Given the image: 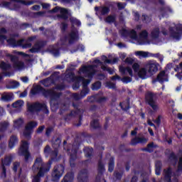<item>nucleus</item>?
I'll return each mask as SVG.
<instances>
[{
  "label": "nucleus",
  "instance_id": "1",
  "mask_svg": "<svg viewBox=\"0 0 182 182\" xmlns=\"http://www.w3.org/2000/svg\"><path fill=\"white\" fill-rule=\"evenodd\" d=\"M39 94L43 95L45 98H50V100L56 101L62 96L61 92H56L52 90H46L40 85L32 87L30 91V97H34Z\"/></svg>",
  "mask_w": 182,
  "mask_h": 182
},
{
  "label": "nucleus",
  "instance_id": "2",
  "mask_svg": "<svg viewBox=\"0 0 182 182\" xmlns=\"http://www.w3.org/2000/svg\"><path fill=\"white\" fill-rule=\"evenodd\" d=\"M52 164V160H49L48 163H44L41 156L36 157L32 166V171L34 172L41 171L43 173H48L51 168Z\"/></svg>",
  "mask_w": 182,
  "mask_h": 182
},
{
  "label": "nucleus",
  "instance_id": "3",
  "mask_svg": "<svg viewBox=\"0 0 182 182\" xmlns=\"http://www.w3.org/2000/svg\"><path fill=\"white\" fill-rule=\"evenodd\" d=\"M27 112L34 114L35 112H43L45 114H48L49 110L46 103L35 102L27 105Z\"/></svg>",
  "mask_w": 182,
  "mask_h": 182
},
{
  "label": "nucleus",
  "instance_id": "4",
  "mask_svg": "<svg viewBox=\"0 0 182 182\" xmlns=\"http://www.w3.org/2000/svg\"><path fill=\"white\" fill-rule=\"evenodd\" d=\"M65 171V165L63 164H56L51 173L52 181L58 182L63 176Z\"/></svg>",
  "mask_w": 182,
  "mask_h": 182
},
{
  "label": "nucleus",
  "instance_id": "5",
  "mask_svg": "<svg viewBox=\"0 0 182 182\" xmlns=\"http://www.w3.org/2000/svg\"><path fill=\"white\" fill-rule=\"evenodd\" d=\"M145 101L154 111L157 112L159 110V106L156 103V95L154 92L149 91L145 94Z\"/></svg>",
  "mask_w": 182,
  "mask_h": 182
},
{
  "label": "nucleus",
  "instance_id": "6",
  "mask_svg": "<svg viewBox=\"0 0 182 182\" xmlns=\"http://www.w3.org/2000/svg\"><path fill=\"white\" fill-rule=\"evenodd\" d=\"M29 143L28 141H22V145L21 148L18 149L19 156H22L24 157V161L26 163H29V159L32 158L31 156V153L29 152Z\"/></svg>",
  "mask_w": 182,
  "mask_h": 182
},
{
  "label": "nucleus",
  "instance_id": "7",
  "mask_svg": "<svg viewBox=\"0 0 182 182\" xmlns=\"http://www.w3.org/2000/svg\"><path fill=\"white\" fill-rule=\"evenodd\" d=\"M52 13L60 12V14H58L57 17L58 19L68 20L69 16H72V14L69 12L68 9L65 8H61L60 6H55L51 10Z\"/></svg>",
  "mask_w": 182,
  "mask_h": 182
},
{
  "label": "nucleus",
  "instance_id": "8",
  "mask_svg": "<svg viewBox=\"0 0 182 182\" xmlns=\"http://www.w3.org/2000/svg\"><path fill=\"white\" fill-rule=\"evenodd\" d=\"M168 31H170V36L171 38L176 39V41H180L182 36V26H176V27L168 28Z\"/></svg>",
  "mask_w": 182,
  "mask_h": 182
},
{
  "label": "nucleus",
  "instance_id": "9",
  "mask_svg": "<svg viewBox=\"0 0 182 182\" xmlns=\"http://www.w3.org/2000/svg\"><path fill=\"white\" fill-rule=\"evenodd\" d=\"M159 63L156 61H149L146 65L145 69L148 70L149 76L155 75L159 70Z\"/></svg>",
  "mask_w": 182,
  "mask_h": 182
},
{
  "label": "nucleus",
  "instance_id": "10",
  "mask_svg": "<svg viewBox=\"0 0 182 182\" xmlns=\"http://www.w3.org/2000/svg\"><path fill=\"white\" fill-rule=\"evenodd\" d=\"M79 149L78 145H72V149L71 153L70 154V166L71 168H74L76 166V164H75V161L77 159V154Z\"/></svg>",
  "mask_w": 182,
  "mask_h": 182
},
{
  "label": "nucleus",
  "instance_id": "11",
  "mask_svg": "<svg viewBox=\"0 0 182 182\" xmlns=\"http://www.w3.org/2000/svg\"><path fill=\"white\" fill-rule=\"evenodd\" d=\"M83 74L87 75L89 78H92L95 75V66L93 65H84L81 68Z\"/></svg>",
  "mask_w": 182,
  "mask_h": 182
},
{
  "label": "nucleus",
  "instance_id": "12",
  "mask_svg": "<svg viewBox=\"0 0 182 182\" xmlns=\"http://www.w3.org/2000/svg\"><path fill=\"white\" fill-rule=\"evenodd\" d=\"M47 45L46 41H37L34 46H32V48L30 49V52L32 53H37L41 51V49H43Z\"/></svg>",
  "mask_w": 182,
  "mask_h": 182
},
{
  "label": "nucleus",
  "instance_id": "13",
  "mask_svg": "<svg viewBox=\"0 0 182 182\" xmlns=\"http://www.w3.org/2000/svg\"><path fill=\"white\" fill-rule=\"evenodd\" d=\"M105 171V165L102 160L100 159V161H98L97 176L96 177L95 182H100V176L104 174ZM102 181H104V182H106V180L105 178L102 179Z\"/></svg>",
  "mask_w": 182,
  "mask_h": 182
},
{
  "label": "nucleus",
  "instance_id": "14",
  "mask_svg": "<svg viewBox=\"0 0 182 182\" xmlns=\"http://www.w3.org/2000/svg\"><path fill=\"white\" fill-rule=\"evenodd\" d=\"M78 182H88V171L87 168L81 169L77 176Z\"/></svg>",
  "mask_w": 182,
  "mask_h": 182
},
{
  "label": "nucleus",
  "instance_id": "15",
  "mask_svg": "<svg viewBox=\"0 0 182 182\" xmlns=\"http://www.w3.org/2000/svg\"><path fill=\"white\" fill-rule=\"evenodd\" d=\"M94 10L96 11V14H100L101 16H105L108 15L110 12V9L109 6H95Z\"/></svg>",
  "mask_w": 182,
  "mask_h": 182
},
{
  "label": "nucleus",
  "instance_id": "16",
  "mask_svg": "<svg viewBox=\"0 0 182 182\" xmlns=\"http://www.w3.org/2000/svg\"><path fill=\"white\" fill-rule=\"evenodd\" d=\"M73 107L75 109V111L74 112L75 115L79 116V122L76 124V126L80 127L82 125V120L83 117V114L85 113V110L83 109H78L76 104H73Z\"/></svg>",
  "mask_w": 182,
  "mask_h": 182
},
{
  "label": "nucleus",
  "instance_id": "17",
  "mask_svg": "<svg viewBox=\"0 0 182 182\" xmlns=\"http://www.w3.org/2000/svg\"><path fill=\"white\" fill-rule=\"evenodd\" d=\"M173 176V169L171 167L164 169V181L171 182V177Z\"/></svg>",
  "mask_w": 182,
  "mask_h": 182
},
{
  "label": "nucleus",
  "instance_id": "18",
  "mask_svg": "<svg viewBox=\"0 0 182 182\" xmlns=\"http://www.w3.org/2000/svg\"><path fill=\"white\" fill-rule=\"evenodd\" d=\"M165 77L166 72L164 70H162L161 73L158 74L156 79L153 80L152 83L154 84L156 82H159L161 83H163L164 82H168V78H164Z\"/></svg>",
  "mask_w": 182,
  "mask_h": 182
},
{
  "label": "nucleus",
  "instance_id": "19",
  "mask_svg": "<svg viewBox=\"0 0 182 182\" xmlns=\"http://www.w3.org/2000/svg\"><path fill=\"white\" fill-rule=\"evenodd\" d=\"M119 73H122V75L129 74L131 77H133L134 73H133V69L130 67H124L122 65L119 66Z\"/></svg>",
  "mask_w": 182,
  "mask_h": 182
},
{
  "label": "nucleus",
  "instance_id": "20",
  "mask_svg": "<svg viewBox=\"0 0 182 182\" xmlns=\"http://www.w3.org/2000/svg\"><path fill=\"white\" fill-rule=\"evenodd\" d=\"M90 93V91L87 89H85L80 91V93H74L73 97L75 100H81L82 99L85 98L87 95Z\"/></svg>",
  "mask_w": 182,
  "mask_h": 182
},
{
  "label": "nucleus",
  "instance_id": "21",
  "mask_svg": "<svg viewBox=\"0 0 182 182\" xmlns=\"http://www.w3.org/2000/svg\"><path fill=\"white\" fill-rule=\"evenodd\" d=\"M119 107L122 109L124 112H129L131 106H130V98H127L123 102H119Z\"/></svg>",
  "mask_w": 182,
  "mask_h": 182
},
{
  "label": "nucleus",
  "instance_id": "22",
  "mask_svg": "<svg viewBox=\"0 0 182 182\" xmlns=\"http://www.w3.org/2000/svg\"><path fill=\"white\" fill-rule=\"evenodd\" d=\"M117 80H122L125 84L131 82L132 80V77L129 76H125L122 78L121 76L119 75H114L113 77H111L112 81H116Z\"/></svg>",
  "mask_w": 182,
  "mask_h": 182
},
{
  "label": "nucleus",
  "instance_id": "23",
  "mask_svg": "<svg viewBox=\"0 0 182 182\" xmlns=\"http://www.w3.org/2000/svg\"><path fill=\"white\" fill-rule=\"evenodd\" d=\"M69 44L72 45L75 42L77 41L79 36L77 32L76 31H71L69 33Z\"/></svg>",
  "mask_w": 182,
  "mask_h": 182
},
{
  "label": "nucleus",
  "instance_id": "24",
  "mask_svg": "<svg viewBox=\"0 0 182 182\" xmlns=\"http://www.w3.org/2000/svg\"><path fill=\"white\" fill-rule=\"evenodd\" d=\"M137 73H138V77H139L142 80L151 77V75H149L147 69L144 68H141Z\"/></svg>",
  "mask_w": 182,
  "mask_h": 182
},
{
  "label": "nucleus",
  "instance_id": "25",
  "mask_svg": "<svg viewBox=\"0 0 182 182\" xmlns=\"http://www.w3.org/2000/svg\"><path fill=\"white\" fill-rule=\"evenodd\" d=\"M149 37V33L146 30H144L141 31L139 33V40H138V43H139V45H144V41L143 39L146 40Z\"/></svg>",
  "mask_w": 182,
  "mask_h": 182
},
{
  "label": "nucleus",
  "instance_id": "26",
  "mask_svg": "<svg viewBox=\"0 0 182 182\" xmlns=\"http://www.w3.org/2000/svg\"><path fill=\"white\" fill-rule=\"evenodd\" d=\"M159 12H161L162 17L165 18L168 17V14L167 13H172L173 10H171V9L168 6H163L159 9Z\"/></svg>",
  "mask_w": 182,
  "mask_h": 182
},
{
  "label": "nucleus",
  "instance_id": "27",
  "mask_svg": "<svg viewBox=\"0 0 182 182\" xmlns=\"http://www.w3.org/2000/svg\"><path fill=\"white\" fill-rule=\"evenodd\" d=\"M74 173L73 171L68 172L61 182H73Z\"/></svg>",
  "mask_w": 182,
  "mask_h": 182
},
{
  "label": "nucleus",
  "instance_id": "28",
  "mask_svg": "<svg viewBox=\"0 0 182 182\" xmlns=\"http://www.w3.org/2000/svg\"><path fill=\"white\" fill-rule=\"evenodd\" d=\"M38 127V122L36 121L28 122L25 127V129L28 131L33 132V129Z\"/></svg>",
  "mask_w": 182,
  "mask_h": 182
},
{
  "label": "nucleus",
  "instance_id": "29",
  "mask_svg": "<svg viewBox=\"0 0 182 182\" xmlns=\"http://www.w3.org/2000/svg\"><path fill=\"white\" fill-rule=\"evenodd\" d=\"M18 138L16 135L11 136L9 141V149H13L16 146V144H18Z\"/></svg>",
  "mask_w": 182,
  "mask_h": 182
},
{
  "label": "nucleus",
  "instance_id": "30",
  "mask_svg": "<svg viewBox=\"0 0 182 182\" xmlns=\"http://www.w3.org/2000/svg\"><path fill=\"white\" fill-rule=\"evenodd\" d=\"M156 147L157 146L154 145V142H151L148 145H146V148L141 149V151H146L151 154L154 151V149H156Z\"/></svg>",
  "mask_w": 182,
  "mask_h": 182
},
{
  "label": "nucleus",
  "instance_id": "31",
  "mask_svg": "<svg viewBox=\"0 0 182 182\" xmlns=\"http://www.w3.org/2000/svg\"><path fill=\"white\" fill-rule=\"evenodd\" d=\"M47 173H43L42 170L38 171L37 173V175L34 176V177L32 179V182H41V177H44Z\"/></svg>",
  "mask_w": 182,
  "mask_h": 182
},
{
  "label": "nucleus",
  "instance_id": "32",
  "mask_svg": "<svg viewBox=\"0 0 182 182\" xmlns=\"http://www.w3.org/2000/svg\"><path fill=\"white\" fill-rule=\"evenodd\" d=\"M25 67L24 62L23 61H16L13 63V68L17 70H21Z\"/></svg>",
  "mask_w": 182,
  "mask_h": 182
},
{
  "label": "nucleus",
  "instance_id": "33",
  "mask_svg": "<svg viewBox=\"0 0 182 182\" xmlns=\"http://www.w3.org/2000/svg\"><path fill=\"white\" fill-rule=\"evenodd\" d=\"M162 162L161 161H157L155 163V174L160 176L161 174Z\"/></svg>",
  "mask_w": 182,
  "mask_h": 182
},
{
  "label": "nucleus",
  "instance_id": "34",
  "mask_svg": "<svg viewBox=\"0 0 182 182\" xmlns=\"http://www.w3.org/2000/svg\"><path fill=\"white\" fill-rule=\"evenodd\" d=\"M70 22L73 27L75 26L80 27L82 25L81 21L78 20L76 17H70Z\"/></svg>",
  "mask_w": 182,
  "mask_h": 182
},
{
  "label": "nucleus",
  "instance_id": "35",
  "mask_svg": "<svg viewBox=\"0 0 182 182\" xmlns=\"http://www.w3.org/2000/svg\"><path fill=\"white\" fill-rule=\"evenodd\" d=\"M114 169V156H111L109 160L108 164V171L109 173H112Z\"/></svg>",
  "mask_w": 182,
  "mask_h": 182
},
{
  "label": "nucleus",
  "instance_id": "36",
  "mask_svg": "<svg viewBox=\"0 0 182 182\" xmlns=\"http://www.w3.org/2000/svg\"><path fill=\"white\" fill-rule=\"evenodd\" d=\"M141 19L144 23H151L152 21V17L151 16H148L146 14H143L141 15Z\"/></svg>",
  "mask_w": 182,
  "mask_h": 182
},
{
  "label": "nucleus",
  "instance_id": "37",
  "mask_svg": "<svg viewBox=\"0 0 182 182\" xmlns=\"http://www.w3.org/2000/svg\"><path fill=\"white\" fill-rule=\"evenodd\" d=\"M12 162V156H6L3 161H1V166H9Z\"/></svg>",
  "mask_w": 182,
  "mask_h": 182
},
{
  "label": "nucleus",
  "instance_id": "38",
  "mask_svg": "<svg viewBox=\"0 0 182 182\" xmlns=\"http://www.w3.org/2000/svg\"><path fill=\"white\" fill-rule=\"evenodd\" d=\"M0 68L1 69V70L7 71L11 69V65L9 63H6L4 61H2L0 63Z\"/></svg>",
  "mask_w": 182,
  "mask_h": 182
},
{
  "label": "nucleus",
  "instance_id": "39",
  "mask_svg": "<svg viewBox=\"0 0 182 182\" xmlns=\"http://www.w3.org/2000/svg\"><path fill=\"white\" fill-rule=\"evenodd\" d=\"M151 36L154 39H157L160 36V28H154V30L151 31Z\"/></svg>",
  "mask_w": 182,
  "mask_h": 182
},
{
  "label": "nucleus",
  "instance_id": "40",
  "mask_svg": "<svg viewBox=\"0 0 182 182\" xmlns=\"http://www.w3.org/2000/svg\"><path fill=\"white\" fill-rule=\"evenodd\" d=\"M14 2H16L18 4H21L22 5H26V6H31L34 4V1H26L25 0H10Z\"/></svg>",
  "mask_w": 182,
  "mask_h": 182
},
{
  "label": "nucleus",
  "instance_id": "41",
  "mask_svg": "<svg viewBox=\"0 0 182 182\" xmlns=\"http://www.w3.org/2000/svg\"><path fill=\"white\" fill-rule=\"evenodd\" d=\"M9 126V122L4 121L0 123V132H5Z\"/></svg>",
  "mask_w": 182,
  "mask_h": 182
},
{
  "label": "nucleus",
  "instance_id": "42",
  "mask_svg": "<svg viewBox=\"0 0 182 182\" xmlns=\"http://www.w3.org/2000/svg\"><path fill=\"white\" fill-rule=\"evenodd\" d=\"M23 105H24V101L19 100L18 101H15L12 104V107L21 109L22 107H23Z\"/></svg>",
  "mask_w": 182,
  "mask_h": 182
},
{
  "label": "nucleus",
  "instance_id": "43",
  "mask_svg": "<svg viewBox=\"0 0 182 182\" xmlns=\"http://www.w3.org/2000/svg\"><path fill=\"white\" fill-rule=\"evenodd\" d=\"M24 121L23 119H18L14 121V128L20 129L23 125Z\"/></svg>",
  "mask_w": 182,
  "mask_h": 182
},
{
  "label": "nucleus",
  "instance_id": "44",
  "mask_svg": "<svg viewBox=\"0 0 182 182\" xmlns=\"http://www.w3.org/2000/svg\"><path fill=\"white\" fill-rule=\"evenodd\" d=\"M90 126L94 129H98L100 128V124H99V119H93L92 122L90 124Z\"/></svg>",
  "mask_w": 182,
  "mask_h": 182
},
{
  "label": "nucleus",
  "instance_id": "45",
  "mask_svg": "<svg viewBox=\"0 0 182 182\" xmlns=\"http://www.w3.org/2000/svg\"><path fill=\"white\" fill-rule=\"evenodd\" d=\"M60 72H54L52 73L51 75H50L49 78L52 82H55V80H57L58 79L60 78Z\"/></svg>",
  "mask_w": 182,
  "mask_h": 182
},
{
  "label": "nucleus",
  "instance_id": "46",
  "mask_svg": "<svg viewBox=\"0 0 182 182\" xmlns=\"http://www.w3.org/2000/svg\"><path fill=\"white\" fill-rule=\"evenodd\" d=\"M128 36L129 38H131L132 39L134 40H138V35H137V31H136L135 30H132L131 31H129L128 33Z\"/></svg>",
  "mask_w": 182,
  "mask_h": 182
},
{
  "label": "nucleus",
  "instance_id": "47",
  "mask_svg": "<svg viewBox=\"0 0 182 182\" xmlns=\"http://www.w3.org/2000/svg\"><path fill=\"white\" fill-rule=\"evenodd\" d=\"M105 21L107 23H114L116 22V16L115 15H110L105 18Z\"/></svg>",
  "mask_w": 182,
  "mask_h": 182
},
{
  "label": "nucleus",
  "instance_id": "48",
  "mask_svg": "<svg viewBox=\"0 0 182 182\" xmlns=\"http://www.w3.org/2000/svg\"><path fill=\"white\" fill-rule=\"evenodd\" d=\"M168 159L170 160L171 162H173V161L177 162L178 156L175 154L173 151H172L171 153H170V154H168Z\"/></svg>",
  "mask_w": 182,
  "mask_h": 182
},
{
  "label": "nucleus",
  "instance_id": "49",
  "mask_svg": "<svg viewBox=\"0 0 182 182\" xmlns=\"http://www.w3.org/2000/svg\"><path fill=\"white\" fill-rule=\"evenodd\" d=\"M102 83L100 81H97L96 82H94V84L92 85V90L93 91H97L101 88Z\"/></svg>",
  "mask_w": 182,
  "mask_h": 182
},
{
  "label": "nucleus",
  "instance_id": "50",
  "mask_svg": "<svg viewBox=\"0 0 182 182\" xmlns=\"http://www.w3.org/2000/svg\"><path fill=\"white\" fill-rule=\"evenodd\" d=\"M7 42L9 45L13 48H16L17 41L15 38H10L9 39L7 40Z\"/></svg>",
  "mask_w": 182,
  "mask_h": 182
},
{
  "label": "nucleus",
  "instance_id": "51",
  "mask_svg": "<svg viewBox=\"0 0 182 182\" xmlns=\"http://www.w3.org/2000/svg\"><path fill=\"white\" fill-rule=\"evenodd\" d=\"M113 176L116 181H120L123 176V172L114 171Z\"/></svg>",
  "mask_w": 182,
  "mask_h": 182
},
{
  "label": "nucleus",
  "instance_id": "52",
  "mask_svg": "<svg viewBox=\"0 0 182 182\" xmlns=\"http://www.w3.org/2000/svg\"><path fill=\"white\" fill-rule=\"evenodd\" d=\"M133 173L134 176L132 177L131 181L130 182H138L139 181V177L136 175L139 174V171L137 170H134Z\"/></svg>",
  "mask_w": 182,
  "mask_h": 182
},
{
  "label": "nucleus",
  "instance_id": "53",
  "mask_svg": "<svg viewBox=\"0 0 182 182\" xmlns=\"http://www.w3.org/2000/svg\"><path fill=\"white\" fill-rule=\"evenodd\" d=\"M49 53L55 57L59 56L60 54L59 48H52L51 50H49Z\"/></svg>",
  "mask_w": 182,
  "mask_h": 182
},
{
  "label": "nucleus",
  "instance_id": "54",
  "mask_svg": "<svg viewBox=\"0 0 182 182\" xmlns=\"http://www.w3.org/2000/svg\"><path fill=\"white\" fill-rule=\"evenodd\" d=\"M108 100V98L107 97H96V100L95 102L97 104H102V103H105V102H107Z\"/></svg>",
  "mask_w": 182,
  "mask_h": 182
},
{
  "label": "nucleus",
  "instance_id": "55",
  "mask_svg": "<svg viewBox=\"0 0 182 182\" xmlns=\"http://www.w3.org/2000/svg\"><path fill=\"white\" fill-rule=\"evenodd\" d=\"M178 173H182V156L179 158V161H178L177 165V171Z\"/></svg>",
  "mask_w": 182,
  "mask_h": 182
},
{
  "label": "nucleus",
  "instance_id": "56",
  "mask_svg": "<svg viewBox=\"0 0 182 182\" xmlns=\"http://www.w3.org/2000/svg\"><path fill=\"white\" fill-rule=\"evenodd\" d=\"M19 86H20L19 82H17V81L14 80V81L12 82V83H11V85L8 87V89H16Z\"/></svg>",
  "mask_w": 182,
  "mask_h": 182
},
{
  "label": "nucleus",
  "instance_id": "57",
  "mask_svg": "<svg viewBox=\"0 0 182 182\" xmlns=\"http://www.w3.org/2000/svg\"><path fill=\"white\" fill-rule=\"evenodd\" d=\"M151 56L159 59V60L161 61V63H162L163 60H164V57L162 55H161L160 53L151 54Z\"/></svg>",
  "mask_w": 182,
  "mask_h": 182
},
{
  "label": "nucleus",
  "instance_id": "58",
  "mask_svg": "<svg viewBox=\"0 0 182 182\" xmlns=\"http://www.w3.org/2000/svg\"><path fill=\"white\" fill-rule=\"evenodd\" d=\"M33 131H28L25 129L23 131V136L27 138V139H31L32 137V133Z\"/></svg>",
  "mask_w": 182,
  "mask_h": 182
},
{
  "label": "nucleus",
  "instance_id": "59",
  "mask_svg": "<svg viewBox=\"0 0 182 182\" xmlns=\"http://www.w3.org/2000/svg\"><path fill=\"white\" fill-rule=\"evenodd\" d=\"M136 55L141 56L143 58H147L149 56V53L147 52H144V51H136Z\"/></svg>",
  "mask_w": 182,
  "mask_h": 182
},
{
  "label": "nucleus",
  "instance_id": "60",
  "mask_svg": "<svg viewBox=\"0 0 182 182\" xmlns=\"http://www.w3.org/2000/svg\"><path fill=\"white\" fill-rule=\"evenodd\" d=\"M85 156L87 158H90L92 156V149L87 148L85 151Z\"/></svg>",
  "mask_w": 182,
  "mask_h": 182
},
{
  "label": "nucleus",
  "instance_id": "61",
  "mask_svg": "<svg viewBox=\"0 0 182 182\" xmlns=\"http://www.w3.org/2000/svg\"><path fill=\"white\" fill-rule=\"evenodd\" d=\"M137 139H138V143L140 144H145L148 141V139L145 138L144 136H142V137H137Z\"/></svg>",
  "mask_w": 182,
  "mask_h": 182
},
{
  "label": "nucleus",
  "instance_id": "62",
  "mask_svg": "<svg viewBox=\"0 0 182 182\" xmlns=\"http://www.w3.org/2000/svg\"><path fill=\"white\" fill-rule=\"evenodd\" d=\"M90 83V80H82V87L83 89L82 90H86L87 89L90 91V89L87 87V85Z\"/></svg>",
  "mask_w": 182,
  "mask_h": 182
},
{
  "label": "nucleus",
  "instance_id": "63",
  "mask_svg": "<svg viewBox=\"0 0 182 182\" xmlns=\"http://www.w3.org/2000/svg\"><path fill=\"white\" fill-rule=\"evenodd\" d=\"M68 24L66 23L65 22H62L61 24H60V29H61V31L63 33L65 32V31L68 29Z\"/></svg>",
  "mask_w": 182,
  "mask_h": 182
},
{
  "label": "nucleus",
  "instance_id": "64",
  "mask_svg": "<svg viewBox=\"0 0 182 182\" xmlns=\"http://www.w3.org/2000/svg\"><path fill=\"white\" fill-rule=\"evenodd\" d=\"M49 80H50L48 77L46 78L45 80H43L41 81V83L43 84V85L46 87H49Z\"/></svg>",
  "mask_w": 182,
  "mask_h": 182
}]
</instances>
